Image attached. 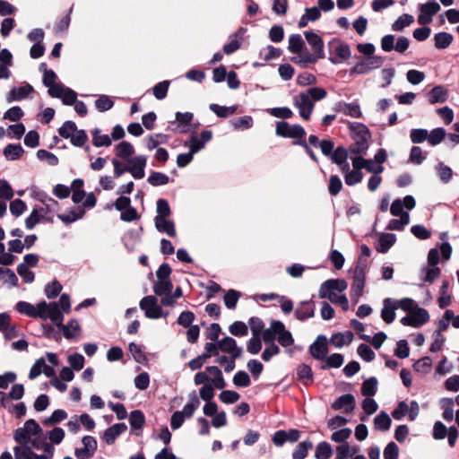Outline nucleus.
Returning a JSON list of instances; mask_svg holds the SVG:
<instances>
[{
	"instance_id": "10",
	"label": "nucleus",
	"mask_w": 459,
	"mask_h": 459,
	"mask_svg": "<svg viewBox=\"0 0 459 459\" xmlns=\"http://www.w3.org/2000/svg\"><path fill=\"white\" fill-rule=\"evenodd\" d=\"M212 138V132L211 130H204L201 132L200 135H192L190 138L189 144L187 143H185V146H188L192 152H198L203 150L207 143H209Z\"/></svg>"
},
{
	"instance_id": "12",
	"label": "nucleus",
	"mask_w": 459,
	"mask_h": 459,
	"mask_svg": "<svg viewBox=\"0 0 459 459\" xmlns=\"http://www.w3.org/2000/svg\"><path fill=\"white\" fill-rule=\"evenodd\" d=\"M334 411L343 410L345 412H351L355 408V398L351 394H345L339 396L331 405Z\"/></svg>"
},
{
	"instance_id": "52",
	"label": "nucleus",
	"mask_w": 459,
	"mask_h": 459,
	"mask_svg": "<svg viewBox=\"0 0 459 459\" xmlns=\"http://www.w3.org/2000/svg\"><path fill=\"white\" fill-rule=\"evenodd\" d=\"M436 170L437 172V175L440 178V180L444 184H447L453 176V170L450 167L445 165L443 162H439L437 167Z\"/></svg>"
},
{
	"instance_id": "55",
	"label": "nucleus",
	"mask_w": 459,
	"mask_h": 459,
	"mask_svg": "<svg viewBox=\"0 0 459 459\" xmlns=\"http://www.w3.org/2000/svg\"><path fill=\"white\" fill-rule=\"evenodd\" d=\"M446 136V131L442 127L433 129L429 134L428 133L429 143L435 146L439 144Z\"/></svg>"
},
{
	"instance_id": "56",
	"label": "nucleus",
	"mask_w": 459,
	"mask_h": 459,
	"mask_svg": "<svg viewBox=\"0 0 459 459\" xmlns=\"http://www.w3.org/2000/svg\"><path fill=\"white\" fill-rule=\"evenodd\" d=\"M297 375L299 380L303 381L305 385H307L312 381L313 372L308 365L302 364L298 368Z\"/></svg>"
},
{
	"instance_id": "6",
	"label": "nucleus",
	"mask_w": 459,
	"mask_h": 459,
	"mask_svg": "<svg viewBox=\"0 0 459 459\" xmlns=\"http://www.w3.org/2000/svg\"><path fill=\"white\" fill-rule=\"evenodd\" d=\"M293 105L299 109L302 119L308 120L310 118L314 103L305 91L294 97Z\"/></svg>"
},
{
	"instance_id": "33",
	"label": "nucleus",
	"mask_w": 459,
	"mask_h": 459,
	"mask_svg": "<svg viewBox=\"0 0 459 459\" xmlns=\"http://www.w3.org/2000/svg\"><path fill=\"white\" fill-rule=\"evenodd\" d=\"M172 289L173 284L170 280L156 281L153 283V292L159 297L171 293Z\"/></svg>"
},
{
	"instance_id": "7",
	"label": "nucleus",
	"mask_w": 459,
	"mask_h": 459,
	"mask_svg": "<svg viewBox=\"0 0 459 459\" xmlns=\"http://www.w3.org/2000/svg\"><path fill=\"white\" fill-rule=\"evenodd\" d=\"M348 287V284L343 279H330L324 281L319 289V297L321 299L330 298V295L335 294L333 291L339 292L344 291Z\"/></svg>"
},
{
	"instance_id": "3",
	"label": "nucleus",
	"mask_w": 459,
	"mask_h": 459,
	"mask_svg": "<svg viewBox=\"0 0 459 459\" xmlns=\"http://www.w3.org/2000/svg\"><path fill=\"white\" fill-rule=\"evenodd\" d=\"M139 307L144 311L145 316L150 319H158L169 315V312H163L161 307L158 305L157 299L152 295L143 298L139 303Z\"/></svg>"
},
{
	"instance_id": "31",
	"label": "nucleus",
	"mask_w": 459,
	"mask_h": 459,
	"mask_svg": "<svg viewBox=\"0 0 459 459\" xmlns=\"http://www.w3.org/2000/svg\"><path fill=\"white\" fill-rule=\"evenodd\" d=\"M288 50L290 53L298 54L302 52L304 49L305 43L299 34H291L289 37Z\"/></svg>"
},
{
	"instance_id": "16",
	"label": "nucleus",
	"mask_w": 459,
	"mask_h": 459,
	"mask_svg": "<svg viewBox=\"0 0 459 459\" xmlns=\"http://www.w3.org/2000/svg\"><path fill=\"white\" fill-rule=\"evenodd\" d=\"M396 307V302L392 299L387 298L384 299L381 317L386 324H391L394 321Z\"/></svg>"
},
{
	"instance_id": "43",
	"label": "nucleus",
	"mask_w": 459,
	"mask_h": 459,
	"mask_svg": "<svg viewBox=\"0 0 459 459\" xmlns=\"http://www.w3.org/2000/svg\"><path fill=\"white\" fill-rule=\"evenodd\" d=\"M147 182L152 186H160L167 185L169 182V178L164 173L153 171L148 177Z\"/></svg>"
},
{
	"instance_id": "45",
	"label": "nucleus",
	"mask_w": 459,
	"mask_h": 459,
	"mask_svg": "<svg viewBox=\"0 0 459 459\" xmlns=\"http://www.w3.org/2000/svg\"><path fill=\"white\" fill-rule=\"evenodd\" d=\"M313 447V444L309 440L300 442L295 448L292 458L293 459H304L307 455L309 449Z\"/></svg>"
},
{
	"instance_id": "17",
	"label": "nucleus",
	"mask_w": 459,
	"mask_h": 459,
	"mask_svg": "<svg viewBox=\"0 0 459 459\" xmlns=\"http://www.w3.org/2000/svg\"><path fill=\"white\" fill-rule=\"evenodd\" d=\"M156 230L160 233H166L169 237H176L175 223L169 219H154Z\"/></svg>"
},
{
	"instance_id": "2",
	"label": "nucleus",
	"mask_w": 459,
	"mask_h": 459,
	"mask_svg": "<svg viewBox=\"0 0 459 459\" xmlns=\"http://www.w3.org/2000/svg\"><path fill=\"white\" fill-rule=\"evenodd\" d=\"M38 317L44 320L50 319L56 326H63L64 315L58 307V303L41 301L38 304Z\"/></svg>"
},
{
	"instance_id": "37",
	"label": "nucleus",
	"mask_w": 459,
	"mask_h": 459,
	"mask_svg": "<svg viewBox=\"0 0 459 459\" xmlns=\"http://www.w3.org/2000/svg\"><path fill=\"white\" fill-rule=\"evenodd\" d=\"M349 128L351 130L352 138H354V137H370V133H369L368 128L361 123L350 122Z\"/></svg>"
},
{
	"instance_id": "49",
	"label": "nucleus",
	"mask_w": 459,
	"mask_h": 459,
	"mask_svg": "<svg viewBox=\"0 0 459 459\" xmlns=\"http://www.w3.org/2000/svg\"><path fill=\"white\" fill-rule=\"evenodd\" d=\"M95 108L100 112H105L111 109L114 106V101L108 95H100L94 102Z\"/></svg>"
},
{
	"instance_id": "19",
	"label": "nucleus",
	"mask_w": 459,
	"mask_h": 459,
	"mask_svg": "<svg viewBox=\"0 0 459 459\" xmlns=\"http://www.w3.org/2000/svg\"><path fill=\"white\" fill-rule=\"evenodd\" d=\"M448 98L447 90L441 85L435 86L429 92V101L431 104L445 102Z\"/></svg>"
},
{
	"instance_id": "40",
	"label": "nucleus",
	"mask_w": 459,
	"mask_h": 459,
	"mask_svg": "<svg viewBox=\"0 0 459 459\" xmlns=\"http://www.w3.org/2000/svg\"><path fill=\"white\" fill-rule=\"evenodd\" d=\"M13 452L15 459H33L36 455L28 444L14 446Z\"/></svg>"
},
{
	"instance_id": "1",
	"label": "nucleus",
	"mask_w": 459,
	"mask_h": 459,
	"mask_svg": "<svg viewBox=\"0 0 459 459\" xmlns=\"http://www.w3.org/2000/svg\"><path fill=\"white\" fill-rule=\"evenodd\" d=\"M125 161L126 163H123L117 159L112 160L115 178H119L126 172L130 173L134 179H142L144 178V169L147 163L146 156L137 155L134 158L126 159Z\"/></svg>"
},
{
	"instance_id": "54",
	"label": "nucleus",
	"mask_w": 459,
	"mask_h": 459,
	"mask_svg": "<svg viewBox=\"0 0 459 459\" xmlns=\"http://www.w3.org/2000/svg\"><path fill=\"white\" fill-rule=\"evenodd\" d=\"M169 84L170 81L165 80L154 85L152 91L157 100H161L166 98Z\"/></svg>"
},
{
	"instance_id": "44",
	"label": "nucleus",
	"mask_w": 459,
	"mask_h": 459,
	"mask_svg": "<svg viewBox=\"0 0 459 459\" xmlns=\"http://www.w3.org/2000/svg\"><path fill=\"white\" fill-rule=\"evenodd\" d=\"M230 124L234 129L247 130L252 127L253 118L250 116L236 117L230 120Z\"/></svg>"
},
{
	"instance_id": "25",
	"label": "nucleus",
	"mask_w": 459,
	"mask_h": 459,
	"mask_svg": "<svg viewBox=\"0 0 459 459\" xmlns=\"http://www.w3.org/2000/svg\"><path fill=\"white\" fill-rule=\"evenodd\" d=\"M411 317L412 327L419 328L427 323L429 319L428 311L424 308L416 309L413 312L409 313Z\"/></svg>"
},
{
	"instance_id": "42",
	"label": "nucleus",
	"mask_w": 459,
	"mask_h": 459,
	"mask_svg": "<svg viewBox=\"0 0 459 459\" xmlns=\"http://www.w3.org/2000/svg\"><path fill=\"white\" fill-rule=\"evenodd\" d=\"M145 417L141 411L134 410L130 413L129 423L132 429H141L143 427Z\"/></svg>"
},
{
	"instance_id": "4",
	"label": "nucleus",
	"mask_w": 459,
	"mask_h": 459,
	"mask_svg": "<svg viewBox=\"0 0 459 459\" xmlns=\"http://www.w3.org/2000/svg\"><path fill=\"white\" fill-rule=\"evenodd\" d=\"M275 133L278 136L284 138H291L298 140H303L306 135L305 129L299 125H290L285 121L276 122Z\"/></svg>"
},
{
	"instance_id": "39",
	"label": "nucleus",
	"mask_w": 459,
	"mask_h": 459,
	"mask_svg": "<svg viewBox=\"0 0 459 459\" xmlns=\"http://www.w3.org/2000/svg\"><path fill=\"white\" fill-rule=\"evenodd\" d=\"M18 312L29 316L30 317H38L39 307L26 301H19L15 306Z\"/></svg>"
},
{
	"instance_id": "51",
	"label": "nucleus",
	"mask_w": 459,
	"mask_h": 459,
	"mask_svg": "<svg viewBox=\"0 0 459 459\" xmlns=\"http://www.w3.org/2000/svg\"><path fill=\"white\" fill-rule=\"evenodd\" d=\"M210 109L214 112L219 117H227L230 115H233L236 110V106L231 107H225V106H220L218 104H211Z\"/></svg>"
},
{
	"instance_id": "41",
	"label": "nucleus",
	"mask_w": 459,
	"mask_h": 459,
	"mask_svg": "<svg viewBox=\"0 0 459 459\" xmlns=\"http://www.w3.org/2000/svg\"><path fill=\"white\" fill-rule=\"evenodd\" d=\"M60 329H62L64 336L66 339H72L75 337V334L77 332L80 331L81 327L77 320L71 319L67 325H63V326H58Z\"/></svg>"
},
{
	"instance_id": "64",
	"label": "nucleus",
	"mask_w": 459,
	"mask_h": 459,
	"mask_svg": "<svg viewBox=\"0 0 459 459\" xmlns=\"http://www.w3.org/2000/svg\"><path fill=\"white\" fill-rule=\"evenodd\" d=\"M62 290V285L56 281L49 282L45 288V294L48 299H55Z\"/></svg>"
},
{
	"instance_id": "59",
	"label": "nucleus",
	"mask_w": 459,
	"mask_h": 459,
	"mask_svg": "<svg viewBox=\"0 0 459 459\" xmlns=\"http://www.w3.org/2000/svg\"><path fill=\"white\" fill-rule=\"evenodd\" d=\"M240 297V293L235 290H229L224 295V303L227 308L234 309Z\"/></svg>"
},
{
	"instance_id": "62",
	"label": "nucleus",
	"mask_w": 459,
	"mask_h": 459,
	"mask_svg": "<svg viewBox=\"0 0 459 459\" xmlns=\"http://www.w3.org/2000/svg\"><path fill=\"white\" fill-rule=\"evenodd\" d=\"M266 112L278 118H290L293 116L291 109L287 107L268 108Z\"/></svg>"
},
{
	"instance_id": "58",
	"label": "nucleus",
	"mask_w": 459,
	"mask_h": 459,
	"mask_svg": "<svg viewBox=\"0 0 459 459\" xmlns=\"http://www.w3.org/2000/svg\"><path fill=\"white\" fill-rule=\"evenodd\" d=\"M77 130V126L73 121H65L62 126L58 129V133L61 137L65 139L71 138L74 132Z\"/></svg>"
},
{
	"instance_id": "60",
	"label": "nucleus",
	"mask_w": 459,
	"mask_h": 459,
	"mask_svg": "<svg viewBox=\"0 0 459 459\" xmlns=\"http://www.w3.org/2000/svg\"><path fill=\"white\" fill-rule=\"evenodd\" d=\"M66 418H67L66 411L62 409H57V410L54 411L48 418L45 419L44 424L48 425V426L53 425V424L59 423V422L63 421Z\"/></svg>"
},
{
	"instance_id": "57",
	"label": "nucleus",
	"mask_w": 459,
	"mask_h": 459,
	"mask_svg": "<svg viewBox=\"0 0 459 459\" xmlns=\"http://www.w3.org/2000/svg\"><path fill=\"white\" fill-rule=\"evenodd\" d=\"M419 9L421 13L433 17L440 10V5L436 0H429L425 4H420Z\"/></svg>"
},
{
	"instance_id": "35",
	"label": "nucleus",
	"mask_w": 459,
	"mask_h": 459,
	"mask_svg": "<svg viewBox=\"0 0 459 459\" xmlns=\"http://www.w3.org/2000/svg\"><path fill=\"white\" fill-rule=\"evenodd\" d=\"M156 212L157 215L154 219H169L171 215V210L169 202L166 199H159L156 203Z\"/></svg>"
},
{
	"instance_id": "46",
	"label": "nucleus",
	"mask_w": 459,
	"mask_h": 459,
	"mask_svg": "<svg viewBox=\"0 0 459 459\" xmlns=\"http://www.w3.org/2000/svg\"><path fill=\"white\" fill-rule=\"evenodd\" d=\"M377 379L375 377H371L365 380L361 386V393L365 396H372L377 391Z\"/></svg>"
},
{
	"instance_id": "21",
	"label": "nucleus",
	"mask_w": 459,
	"mask_h": 459,
	"mask_svg": "<svg viewBox=\"0 0 459 459\" xmlns=\"http://www.w3.org/2000/svg\"><path fill=\"white\" fill-rule=\"evenodd\" d=\"M352 339L353 333L351 331H346L333 334L330 339V342L336 348H342L346 344H350L352 342Z\"/></svg>"
},
{
	"instance_id": "14",
	"label": "nucleus",
	"mask_w": 459,
	"mask_h": 459,
	"mask_svg": "<svg viewBox=\"0 0 459 459\" xmlns=\"http://www.w3.org/2000/svg\"><path fill=\"white\" fill-rule=\"evenodd\" d=\"M33 91V87L29 83L21 87H13L7 94L6 100L9 103L22 100L32 93Z\"/></svg>"
},
{
	"instance_id": "24",
	"label": "nucleus",
	"mask_w": 459,
	"mask_h": 459,
	"mask_svg": "<svg viewBox=\"0 0 459 459\" xmlns=\"http://www.w3.org/2000/svg\"><path fill=\"white\" fill-rule=\"evenodd\" d=\"M315 309L311 303L302 302L295 310V316L297 319L303 321L314 316Z\"/></svg>"
},
{
	"instance_id": "8",
	"label": "nucleus",
	"mask_w": 459,
	"mask_h": 459,
	"mask_svg": "<svg viewBox=\"0 0 459 459\" xmlns=\"http://www.w3.org/2000/svg\"><path fill=\"white\" fill-rule=\"evenodd\" d=\"M304 35L307 42L312 48L313 52L311 54L317 59L324 58V41L322 38L313 31H305Z\"/></svg>"
},
{
	"instance_id": "48",
	"label": "nucleus",
	"mask_w": 459,
	"mask_h": 459,
	"mask_svg": "<svg viewBox=\"0 0 459 459\" xmlns=\"http://www.w3.org/2000/svg\"><path fill=\"white\" fill-rule=\"evenodd\" d=\"M41 220H47V218L35 207L26 218L25 226L28 230H32Z\"/></svg>"
},
{
	"instance_id": "26",
	"label": "nucleus",
	"mask_w": 459,
	"mask_h": 459,
	"mask_svg": "<svg viewBox=\"0 0 459 459\" xmlns=\"http://www.w3.org/2000/svg\"><path fill=\"white\" fill-rule=\"evenodd\" d=\"M23 152L24 150L20 144L12 143L7 144L3 151L4 157L8 160H19L21 156L23 154Z\"/></svg>"
},
{
	"instance_id": "23",
	"label": "nucleus",
	"mask_w": 459,
	"mask_h": 459,
	"mask_svg": "<svg viewBox=\"0 0 459 459\" xmlns=\"http://www.w3.org/2000/svg\"><path fill=\"white\" fill-rule=\"evenodd\" d=\"M114 151L117 157L124 159L125 160L133 158L132 155L134 153V146L126 141L117 144Z\"/></svg>"
},
{
	"instance_id": "22",
	"label": "nucleus",
	"mask_w": 459,
	"mask_h": 459,
	"mask_svg": "<svg viewBox=\"0 0 459 459\" xmlns=\"http://www.w3.org/2000/svg\"><path fill=\"white\" fill-rule=\"evenodd\" d=\"M370 137H354V143L350 147V153L353 155H363L368 149V139Z\"/></svg>"
},
{
	"instance_id": "20",
	"label": "nucleus",
	"mask_w": 459,
	"mask_h": 459,
	"mask_svg": "<svg viewBox=\"0 0 459 459\" xmlns=\"http://www.w3.org/2000/svg\"><path fill=\"white\" fill-rule=\"evenodd\" d=\"M396 240L395 235L393 233H382L378 239L377 250L379 253H386Z\"/></svg>"
},
{
	"instance_id": "32",
	"label": "nucleus",
	"mask_w": 459,
	"mask_h": 459,
	"mask_svg": "<svg viewBox=\"0 0 459 459\" xmlns=\"http://www.w3.org/2000/svg\"><path fill=\"white\" fill-rule=\"evenodd\" d=\"M100 129L95 128L92 132V143L96 147L109 146L112 143V139L108 134H101Z\"/></svg>"
},
{
	"instance_id": "47",
	"label": "nucleus",
	"mask_w": 459,
	"mask_h": 459,
	"mask_svg": "<svg viewBox=\"0 0 459 459\" xmlns=\"http://www.w3.org/2000/svg\"><path fill=\"white\" fill-rule=\"evenodd\" d=\"M333 454V449L327 442H320L315 451V457L316 459H329Z\"/></svg>"
},
{
	"instance_id": "11",
	"label": "nucleus",
	"mask_w": 459,
	"mask_h": 459,
	"mask_svg": "<svg viewBox=\"0 0 459 459\" xmlns=\"http://www.w3.org/2000/svg\"><path fill=\"white\" fill-rule=\"evenodd\" d=\"M327 351V342L325 335H318L316 341L309 346V352L316 359H323Z\"/></svg>"
},
{
	"instance_id": "53",
	"label": "nucleus",
	"mask_w": 459,
	"mask_h": 459,
	"mask_svg": "<svg viewBox=\"0 0 459 459\" xmlns=\"http://www.w3.org/2000/svg\"><path fill=\"white\" fill-rule=\"evenodd\" d=\"M448 287L449 282L447 281H444L440 287V297L438 298V306L440 308H445L451 303V297L447 293Z\"/></svg>"
},
{
	"instance_id": "34",
	"label": "nucleus",
	"mask_w": 459,
	"mask_h": 459,
	"mask_svg": "<svg viewBox=\"0 0 459 459\" xmlns=\"http://www.w3.org/2000/svg\"><path fill=\"white\" fill-rule=\"evenodd\" d=\"M391 418L385 411H381L378 415L374 419L375 428L381 431H386L391 427Z\"/></svg>"
},
{
	"instance_id": "9",
	"label": "nucleus",
	"mask_w": 459,
	"mask_h": 459,
	"mask_svg": "<svg viewBox=\"0 0 459 459\" xmlns=\"http://www.w3.org/2000/svg\"><path fill=\"white\" fill-rule=\"evenodd\" d=\"M218 346L221 351L230 354L233 359H239L243 349L237 345L236 340L232 337H225L218 341Z\"/></svg>"
},
{
	"instance_id": "5",
	"label": "nucleus",
	"mask_w": 459,
	"mask_h": 459,
	"mask_svg": "<svg viewBox=\"0 0 459 459\" xmlns=\"http://www.w3.org/2000/svg\"><path fill=\"white\" fill-rule=\"evenodd\" d=\"M384 62V58L380 56H373L366 57L357 63L351 71V74H367L371 71L379 68Z\"/></svg>"
},
{
	"instance_id": "61",
	"label": "nucleus",
	"mask_w": 459,
	"mask_h": 459,
	"mask_svg": "<svg viewBox=\"0 0 459 459\" xmlns=\"http://www.w3.org/2000/svg\"><path fill=\"white\" fill-rule=\"evenodd\" d=\"M230 333L234 336H245L247 334V325L241 321H235L229 328Z\"/></svg>"
},
{
	"instance_id": "29",
	"label": "nucleus",
	"mask_w": 459,
	"mask_h": 459,
	"mask_svg": "<svg viewBox=\"0 0 459 459\" xmlns=\"http://www.w3.org/2000/svg\"><path fill=\"white\" fill-rule=\"evenodd\" d=\"M453 40V35L448 32H438L434 35L435 47L438 49L448 48Z\"/></svg>"
},
{
	"instance_id": "36",
	"label": "nucleus",
	"mask_w": 459,
	"mask_h": 459,
	"mask_svg": "<svg viewBox=\"0 0 459 459\" xmlns=\"http://www.w3.org/2000/svg\"><path fill=\"white\" fill-rule=\"evenodd\" d=\"M414 22V17L411 14L404 13L398 17V19L392 24L394 31H403L404 28L410 26Z\"/></svg>"
},
{
	"instance_id": "13",
	"label": "nucleus",
	"mask_w": 459,
	"mask_h": 459,
	"mask_svg": "<svg viewBox=\"0 0 459 459\" xmlns=\"http://www.w3.org/2000/svg\"><path fill=\"white\" fill-rule=\"evenodd\" d=\"M38 199L43 204V206L37 208L46 218L48 214L54 213L58 210V202L48 195L46 193H39L38 195Z\"/></svg>"
},
{
	"instance_id": "15",
	"label": "nucleus",
	"mask_w": 459,
	"mask_h": 459,
	"mask_svg": "<svg viewBox=\"0 0 459 459\" xmlns=\"http://www.w3.org/2000/svg\"><path fill=\"white\" fill-rule=\"evenodd\" d=\"M126 429L125 423H116L104 431L102 438L108 445H112Z\"/></svg>"
},
{
	"instance_id": "18",
	"label": "nucleus",
	"mask_w": 459,
	"mask_h": 459,
	"mask_svg": "<svg viewBox=\"0 0 459 459\" xmlns=\"http://www.w3.org/2000/svg\"><path fill=\"white\" fill-rule=\"evenodd\" d=\"M336 109L346 116H350L354 118H359L362 116L360 107L356 102H340L338 103Z\"/></svg>"
},
{
	"instance_id": "27",
	"label": "nucleus",
	"mask_w": 459,
	"mask_h": 459,
	"mask_svg": "<svg viewBox=\"0 0 459 459\" xmlns=\"http://www.w3.org/2000/svg\"><path fill=\"white\" fill-rule=\"evenodd\" d=\"M84 213L85 211L83 207H77L71 210L67 214H58L57 217L65 224H70L72 222L76 221L79 219H82L84 216Z\"/></svg>"
},
{
	"instance_id": "63",
	"label": "nucleus",
	"mask_w": 459,
	"mask_h": 459,
	"mask_svg": "<svg viewBox=\"0 0 459 459\" xmlns=\"http://www.w3.org/2000/svg\"><path fill=\"white\" fill-rule=\"evenodd\" d=\"M250 383V377L246 371H238L233 377V384L238 387H247Z\"/></svg>"
},
{
	"instance_id": "28",
	"label": "nucleus",
	"mask_w": 459,
	"mask_h": 459,
	"mask_svg": "<svg viewBox=\"0 0 459 459\" xmlns=\"http://www.w3.org/2000/svg\"><path fill=\"white\" fill-rule=\"evenodd\" d=\"M441 273L437 266H425L420 270V278L424 282L432 283Z\"/></svg>"
},
{
	"instance_id": "38",
	"label": "nucleus",
	"mask_w": 459,
	"mask_h": 459,
	"mask_svg": "<svg viewBox=\"0 0 459 459\" xmlns=\"http://www.w3.org/2000/svg\"><path fill=\"white\" fill-rule=\"evenodd\" d=\"M366 267H367V261L363 262L362 258L359 257L357 265H356V267L354 269V273H353V282L365 284Z\"/></svg>"
},
{
	"instance_id": "50",
	"label": "nucleus",
	"mask_w": 459,
	"mask_h": 459,
	"mask_svg": "<svg viewBox=\"0 0 459 459\" xmlns=\"http://www.w3.org/2000/svg\"><path fill=\"white\" fill-rule=\"evenodd\" d=\"M349 152L350 150L348 151L343 146H338L333 152L331 160L337 165L345 163L348 160Z\"/></svg>"
},
{
	"instance_id": "30",
	"label": "nucleus",
	"mask_w": 459,
	"mask_h": 459,
	"mask_svg": "<svg viewBox=\"0 0 459 459\" xmlns=\"http://www.w3.org/2000/svg\"><path fill=\"white\" fill-rule=\"evenodd\" d=\"M298 54L297 56L291 57L290 60L295 64L300 65L302 67H306L307 64H315L318 60L307 48Z\"/></svg>"
}]
</instances>
